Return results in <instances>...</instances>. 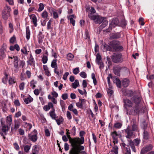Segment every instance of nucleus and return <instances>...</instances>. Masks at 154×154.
<instances>
[{
	"label": "nucleus",
	"mask_w": 154,
	"mask_h": 154,
	"mask_svg": "<svg viewBox=\"0 0 154 154\" xmlns=\"http://www.w3.org/2000/svg\"><path fill=\"white\" fill-rule=\"evenodd\" d=\"M72 148L69 151V154H87L84 151H81L84 150V147L79 144H77L78 141L76 139L72 140Z\"/></svg>",
	"instance_id": "obj_1"
},
{
	"label": "nucleus",
	"mask_w": 154,
	"mask_h": 154,
	"mask_svg": "<svg viewBox=\"0 0 154 154\" xmlns=\"http://www.w3.org/2000/svg\"><path fill=\"white\" fill-rule=\"evenodd\" d=\"M109 49L112 52H121L124 49L123 47L121 45V42L117 40L110 41L109 44Z\"/></svg>",
	"instance_id": "obj_2"
},
{
	"label": "nucleus",
	"mask_w": 154,
	"mask_h": 154,
	"mask_svg": "<svg viewBox=\"0 0 154 154\" xmlns=\"http://www.w3.org/2000/svg\"><path fill=\"white\" fill-rule=\"evenodd\" d=\"M14 61L13 64L14 67L17 69L20 66L23 68L25 65V62L23 60H20L18 57L17 56H13Z\"/></svg>",
	"instance_id": "obj_3"
},
{
	"label": "nucleus",
	"mask_w": 154,
	"mask_h": 154,
	"mask_svg": "<svg viewBox=\"0 0 154 154\" xmlns=\"http://www.w3.org/2000/svg\"><path fill=\"white\" fill-rule=\"evenodd\" d=\"M1 124L2 125V131L0 132L1 135L3 137L4 139H5L6 138L5 136L7 134V132L10 128V127L6 126V125L5 124L3 118L1 119L0 120Z\"/></svg>",
	"instance_id": "obj_4"
},
{
	"label": "nucleus",
	"mask_w": 154,
	"mask_h": 154,
	"mask_svg": "<svg viewBox=\"0 0 154 154\" xmlns=\"http://www.w3.org/2000/svg\"><path fill=\"white\" fill-rule=\"evenodd\" d=\"M143 107H142L140 105H135L132 107L131 109L130 110L128 114L129 115H138L140 113L143 112Z\"/></svg>",
	"instance_id": "obj_5"
},
{
	"label": "nucleus",
	"mask_w": 154,
	"mask_h": 154,
	"mask_svg": "<svg viewBox=\"0 0 154 154\" xmlns=\"http://www.w3.org/2000/svg\"><path fill=\"white\" fill-rule=\"evenodd\" d=\"M111 136L113 139V142L114 144H117L118 143V138L121 137L122 135L121 132H117L115 131L111 133Z\"/></svg>",
	"instance_id": "obj_6"
},
{
	"label": "nucleus",
	"mask_w": 154,
	"mask_h": 154,
	"mask_svg": "<svg viewBox=\"0 0 154 154\" xmlns=\"http://www.w3.org/2000/svg\"><path fill=\"white\" fill-rule=\"evenodd\" d=\"M85 134V132L83 131H81L79 133V136L80 137V138H71L70 137L69 139V141L71 144L72 145V140L76 139L78 141V142L77 144H81L84 143V139L83 137V135Z\"/></svg>",
	"instance_id": "obj_7"
},
{
	"label": "nucleus",
	"mask_w": 154,
	"mask_h": 154,
	"mask_svg": "<svg viewBox=\"0 0 154 154\" xmlns=\"http://www.w3.org/2000/svg\"><path fill=\"white\" fill-rule=\"evenodd\" d=\"M38 133L36 130L34 129L30 134H28V138L33 142H36L38 139Z\"/></svg>",
	"instance_id": "obj_8"
},
{
	"label": "nucleus",
	"mask_w": 154,
	"mask_h": 154,
	"mask_svg": "<svg viewBox=\"0 0 154 154\" xmlns=\"http://www.w3.org/2000/svg\"><path fill=\"white\" fill-rule=\"evenodd\" d=\"M123 101L124 103V106L127 111V114H128L130 110L128 109V107H132L133 106V103L131 100L127 98L124 99Z\"/></svg>",
	"instance_id": "obj_9"
},
{
	"label": "nucleus",
	"mask_w": 154,
	"mask_h": 154,
	"mask_svg": "<svg viewBox=\"0 0 154 154\" xmlns=\"http://www.w3.org/2000/svg\"><path fill=\"white\" fill-rule=\"evenodd\" d=\"M122 55L121 53H118L114 54L112 58V61L115 63H119L122 62L123 61L122 58Z\"/></svg>",
	"instance_id": "obj_10"
},
{
	"label": "nucleus",
	"mask_w": 154,
	"mask_h": 154,
	"mask_svg": "<svg viewBox=\"0 0 154 154\" xmlns=\"http://www.w3.org/2000/svg\"><path fill=\"white\" fill-rule=\"evenodd\" d=\"M125 134V137L128 139H130L134 135V131L131 129V127L128 125L126 129L124 130Z\"/></svg>",
	"instance_id": "obj_11"
},
{
	"label": "nucleus",
	"mask_w": 154,
	"mask_h": 154,
	"mask_svg": "<svg viewBox=\"0 0 154 154\" xmlns=\"http://www.w3.org/2000/svg\"><path fill=\"white\" fill-rule=\"evenodd\" d=\"M57 62V60L56 59L53 60L51 61V66L52 68H54V72L57 75H60V73L57 70L58 65Z\"/></svg>",
	"instance_id": "obj_12"
},
{
	"label": "nucleus",
	"mask_w": 154,
	"mask_h": 154,
	"mask_svg": "<svg viewBox=\"0 0 154 154\" xmlns=\"http://www.w3.org/2000/svg\"><path fill=\"white\" fill-rule=\"evenodd\" d=\"M153 146L151 144H149L144 146L141 149L140 154H145L149 151L151 150L153 148Z\"/></svg>",
	"instance_id": "obj_13"
},
{
	"label": "nucleus",
	"mask_w": 154,
	"mask_h": 154,
	"mask_svg": "<svg viewBox=\"0 0 154 154\" xmlns=\"http://www.w3.org/2000/svg\"><path fill=\"white\" fill-rule=\"evenodd\" d=\"M7 47L5 44H3L2 47L0 49V59H3L6 56L5 52Z\"/></svg>",
	"instance_id": "obj_14"
},
{
	"label": "nucleus",
	"mask_w": 154,
	"mask_h": 154,
	"mask_svg": "<svg viewBox=\"0 0 154 154\" xmlns=\"http://www.w3.org/2000/svg\"><path fill=\"white\" fill-rule=\"evenodd\" d=\"M119 23V21L117 18L113 19L112 21L111 25H109V27L106 29V32H110L112 29V25L115 26L117 25Z\"/></svg>",
	"instance_id": "obj_15"
},
{
	"label": "nucleus",
	"mask_w": 154,
	"mask_h": 154,
	"mask_svg": "<svg viewBox=\"0 0 154 154\" xmlns=\"http://www.w3.org/2000/svg\"><path fill=\"white\" fill-rule=\"evenodd\" d=\"M123 94L129 97H131L134 94L133 92L131 90H125L123 91Z\"/></svg>",
	"instance_id": "obj_16"
},
{
	"label": "nucleus",
	"mask_w": 154,
	"mask_h": 154,
	"mask_svg": "<svg viewBox=\"0 0 154 154\" xmlns=\"http://www.w3.org/2000/svg\"><path fill=\"white\" fill-rule=\"evenodd\" d=\"M86 100L83 99H79V101L76 103V106L79 108H82L83 105L85 103Z\"/></svg>",
	"instance_id": "obj_17"
},
{
	"label": "nucleus",
	"mask_w": 154,
	"mask_h": 154,
	"mask_svg": "<svg viewBox=\"0 0 154 154\" xmlns=\"http://www.w3.org/2000/svg\"><path fill=\"white\" fill-rule=\"evenodd\" d=\"M87 112L88 114V117L90 120L91 121H94L96 119V117L92 110L90 109L89 111H87Z\"/></svg>",
	"instance_id": "obj_18"
},
{
	"label": "nucleus",
	"mask_w": 154,
	"mask_h": 154,
	"mask_svg": "<svg viewBox=\"0 0 154 154\" xmlns=\"http://www.w3.org/2000/svg\"><path fill=\"white\" fill-rule=\"evenodd\" d=\"M121 68L120 67L115 66L113 67V70L114 74L117 75H119V73Z\"/></svg>",
	"instance_id": "obj_19"
},
{
	"label": "nucleus",
	"mask_w": 154,
	"mask_h": 154,
	"mask_svg": "<svg viewBox=\"0 0 154 154\" xmlns=\"http://www.w3.org/2000/svg\"><path fill=\"white\" fill-rule=\"evenodd\" d=\"M51 108H52V110L53 108H54L53 104L51 102L48 103L47 105L43 107V109L45 111L49 110Z\"/></svg>",
	"instance_id": "obj_20"
},
{
	"label": "nucleus",
	"mask_w": 154,
	"mask_h": 154,
	"mask_svg": "<svg viewBox=\"0 0 154 154\" xmlns=\"http://www.w3.org/2000/svg\"><path fill=\"white\" fill-rule=\"evenodd\" d=\"M129 80L127 78L123 79L122 81V84L123 86L124 87H127L129 84Z\"/></svg>",
	"instance_id": "obj_21"
},
{
	"label": "nucleus",
	"mask_w": 154,
	"mask_h": 154,
	"mask_svg": "<svg viewBox=\"0 0 154 154\" xmlns=\"http://www.w3.org/2000/svg\"><path fill=\"white\" fill-rule=\"evenodd\" d=\"M11 9L10 7L6 4L2 12L11 14Z\"/></svg>",
	"instance_id": "obj_22"
},
{
	"label": "nucleus",
	"mask_w": 154,
	"mask_h": 154,
	"mask_svg": "<svg viewBox=\"0 0 154 154\" xmlns=\"http://www.w3.org/2000/svg\"><path fill=\"white\" fill-rule=\"evenodd\" d=\"M43 68L45 72V75L48 76H50L51 74L47 66V65H44L43 66Z\"/></svg>",
	"instance_id": "obj_23"
},
{
	"label": "nucleus",
	"mask_w": 154,
	"mask_h": 154,
	"mask_svg": "<svg viewBox=\"0 0 154 154\" xmlns=\"http://www.w3.org/2000/svg\"><path fill=\"white\" fill-rule=\"evenodd\" d=\"M132 130L133 131H137L138 129V124L135 122L134 121L133 122V124L131 126Z\"/></svg>",
	"instance_id": "obj_24"
},
{
	"label": "nucleus",
	"mask_w": 154,
	"mask_h": 154,
	"mask_svg": "<svg viewBox=\"0 0 154 154\" xmlns=\"http://www.w3.org/2000/svg\"><path fill=\"white\" fill-rule=\"evenodd\" d=\"M30 57L29 58V60L27 61L28 64L30 65L34 64H35L34 59L31 53L30 54Z\"/></svg>",
	"instance_id": "obj_25"
},
{
	"label": "nucleus",
	"mask_w": 154,
	"mask_h": 154,
	"mask_svg": "<svg viewBox=\"0 0 154 154\" xmlns=\"http://www.w3.org/2000/svg\"><path fill=\"white\" fill-rule=\"evenodd\" d=\"M132 100L134 103L136 104V105L139 104V103L141 101V99L139 97L137 96H134L132 98Z\"/></svg>",
	"instance_id": "obj_26"
},
{
	"label": "nucleus",
	"mask_w": 154,
	"mask_h": 154,
	"mask_svg": "<svg viewBox=\"0 0 154 154\" xmlns=\"http://www.w3.org/2000/svg\"><path fill=\"white\" fill-rule=\"evenodd\" d=\"M54 120H55L58 125L62 123L63 121V119L62 116H60L59 117H57L56 119Z\"/></svg>",
	"instance_id": "obj_27"
},
{
	"label": "nucleus",
	"mask_w": 154,
	"mask_h": 154,
	"mask_svg": "<svg viewBox=\"0 0 154 154\" xmlns=\"http://www.w3.org/2000/svg\"><path fill=\"white\" fill-rule=\"evenodd\" d=\"M3 19L5 20H7L11 16V14L2 13Z\"/></svg>",
	"instance_id": "obj_28"
},
{
	"label": "nucleus",
	"mask_w": 154,
	"mask_h": 154,
	"mask_svg": "<svg viewBox=\"0 0 154 154\" xmlns=\"http://www.w3.org/2000/svg\"><path fill=\"white\" fill-rule=\"evenodd\" d=\"M113 82L116 83L117 87L121 88V81L118 78H116L113 80Z\"/></svg>",
	"instance_id": "obj_29"
},
{
	"label": "nucleus",
	"mask_w": 154,
	"mask_h": 154,
	"mask_svg": "<svg viewBox=\"0 0 154 154\" xmlns=\"http://www.w3.org/2000/svg\"><path fill=\"white\" fill-rule=\"evenodd\" d=\"M122 124L120 122H116L114 124V127L116 129H119L122 127Z\"/></svg>",
	"instance_id": "obj_30"
},
{
	"label": "nucleus",
	"mask_w": 154,
	"mask_h": 154,
	"mask_svg": "<svg viewBox=\"0 0 154 154\" xmlns=\"http://www.w3.org/2000/svg\"><path fill=\"white\" fill-rule=\"evenodd\" d=\"M55 109L54 108H53V110L49 112L50 116L51 117V118L53 119H56L57 117L55 113Z\"/></svg>",
	"instance_id": "obj_31"
},
{
	"label": "nucleus",
	"mask_w": 154,
	"mask_h": 154,
	"mask_svg": "<svg viewBox=\"0 0 154 154\" xmlns=\"http://www.w3.org/2000/svg\"><path fill=\"white\" fill-rule=\"evenodd\" d=\"M41 16L45 20L48 19V12L46 10L44 11L41 14Z\"/></svg>",
	"instance_id": "obj_32"
},
{
	"label": "nucleus",
	"mask_w": 154,
	"mask_h": 154,
	"mask_svg": "<svg viewBox=\"0 0 154 154\" xmlns=\"http://www.w3.org/2000/svg\"><path fill=\"white\" fill-rule=\"evenodd\" d=\"M118 147L115 144L112 147V149L111 150V152H113L115 154H118Z\"/></svg>",
	"instance_id": "obj_33"
},
{
	"label": "nucleus",
	"mask_w": 154,
	"mask_h": 154,
	"mask_svg": "<svg viewBox=\"0 0 154 154\" xmlns=\"http://www.w3.org/2000/svg\"><path fill=\"white\" fill-rule=\"evenodd\" d=\"M74 17V15H71L68 17V18L69 19L70 23H72L73 26H75V21L73 19Z\"/></svg>",
	"instance_id": "obj_34"
},
{
	"label": "nucleus",
	"mask_w": 154,
	"mask_h": 154,
	"mask_svg": "<svg viewBox=\"0 0 154 154\" xmlns=\"http://www.w3.org/2000/svg\"><path fill=\"white\" fill-rule=\"evenodd\" d=\"M6 126H10L11 124L12 119L10 117L8 116L6 117Z\"/></svg>",
	"instance_id": "obj_35"
},
{
	"label": "nucleus",
	"mask_w": 154,
	"mask_h": 154,
	"mask_svg": "<svg viewBox=\"0 0 154 154\" xmlns=\"http://www.w3.org/2000/svg\"><path fill=\"white\" fill-rule=\"evenodd\" d=\"M79 86V82L78 80L76 79L75 80L74 82L72 84V87L75 89L77 87Z\"/></svg>",
	"instance_id": "obj_36"
},
{
	"label": "nucleus",
	"mask_w": 154,
	"mask_h": 154,
	"mask_svg": "<svg viewBox=\"0 0 154 154\" xmlns=\"http://www.w3.org/2000/svg\"><path fill=\"white\" fill-rule=\"evenodd\" d=\"M30 32L29 28L28 27L26 28V39L28 40L30 38Z\"/></svg>",
	"instance_id": "obj_37"
},
{
	"label": "nucleus",
	"mask_w": 154,
	"mask_h": 154,
	"mask_svg": "<svg viewBox=\"0 0 154 154\" xmlns=\"http://www.w3.org/2000/svg\"><path fill=\"white\" fill-rule=\"evenodd\" d=\"M38 43H42L43 42V39L44 38V36L40 32L38 35Z\"/></svg>",
	"instance_id": "obj_38"
},
{
	"label": "nucleus",
	"mask_w": 154,
	"mask_h": 154,
	"mask_svg": "<svg viewBox=\"0 0 154 154\" xmlns=\"http://www.w3.org/2000/svg\"><path fill=\"white\" fill-rule=\"evenodd\" d=\"M39 146L37 145H35L32 148V152L36 153L37 154L39 152Z\"/></svg>",
	"instance_id": "obj_39"
},
{
	"label": "nucleus",
	"mask_w": 154,
	"mask_h": 154,
	"mask_svg": "<svg viewBox=\"0 0 154 154\" xmlns=\"http://www.w3.org/2000/svg\"><path fill=\"white\" fill-rule=\"evenodd\" d=\"M143 137L144 139L146 140L149 138V134L146 130H144L143 132Z\"/></svg>",
	"instance_id": "obj_40"
},
{
	"label": "nucleus",
	"mask_w": 154,
	"mask_h": 154,
	"mask_svg": "<svg viewBox=\"0 0 154 154\" xmlns=\"http://www.w3.org/2000/svg\"><path fill=\"white\" fill-rule=\"evenodd\" d=\"M33 100V98L31 97H29L25 98L24 100V101L26 104H28L32 102Z\"/></svg>",
	"instance_id": "obj_41"
},
{
	"label": "nucleus",
	"mask_w": 154,
	"mask_h": 154,
	"mask_svg": "<svg viewBox=\"0 0 154 154\" xmlns=\"http://www.w3.org/2000/svg\"><path fill=\"white\" fill-rule=\"evenodd\" d=\"M31 146V144H29L28 145H26L23 146L24 150V151L26 152H28Z\"/></svg>",
	"instance_id": "obj_42"
},
{
	"label": "nucleus",
	"mask_w": 154,
	"mask_h": 154,
	"mask_svg": "<svg viewBox=\"0 0 154 154\" xmlns=\"http://www.w3.org/2000/svg\"><path fill=\"white\" fill-rule=\"evenodd\" d=\"M112 78V75L111 74H109L108 76L107 77V80L108 84L109 86V88H112V86L110 85V79Z\"/></svg>",
	"instance_id": "obj_43"
},
{
	"label": "nucleus",
	"mask_w": 154,
	"mask_h": 154,
	"mask_svg": "<svg viewBox=\"0 0 154 154\" xmlns=\"http://www.w3.org/2000/svg\"><path fill=\"white\" fill-rule=\"evenodd\" d=\"M120 37V35L119 34L116 33L112 35L110 37L111 39H117L119 38Z\"/></svg>",
	"instance_id": "obj_44"
},
{
	"label": "nucleus",
	"mask_w": 154,
	"mask_h": 154,
	"mask_svg": "<svg viewBox=\"0 0 154 154\" xmlns=\"http://www.w3.org/2000/svg\"><path fill=\"white\" fill-rule=\"evenodd\" d=\"M23 125L24 127L27 129L30 130L31 129L32 127V125L31 124L27 123L26 122L23 123Z\"/></svg>",
	"instance_id": "obj_45"
},
{
	"label": "nucleus",
	"mask_w": 154,
	"mask_h": 154,
	"mask_svg": "<svg viewBox=\"0 0 154 154\" xmlns=\"http://www.w3.org/2000/svg\"><path fill=\"white\" fill-rule=\"evenodd\" d=\"M104 18V17H99L98 16L96 20H95V23H96L100 24L102 23L103 21Z\"/></svg>",
	"instance_id": "obj_46"
},
{
	"label": "nucleus",
	"mask_w": 154,
	"mask_h": 154,
	"mask_svg": "<svg viewBox=\"0 0 154 154\" xmlns=\"http://www.w3.org/2000/svg\"><path fill=\"white\" fill-rule=\"evenodd\" d=\"M32 20L34 26H36L37 25V17L35 15H34L32 16Z\"/></svg>",
	"instance_id": "obj_47"
},
{
	"label": "nucleus",
	"mask_w": 154,
	"mask_h": 154,
	"mask_svg": "<svg viewBox=\"0 0 154 154\" xmlns=\"http://www.w3.org/2000/svg\"><path fill=\"white\" fill-rule=\"evenodd\" d=\"M52 22V20L51 19L48 21L47 24V29L48 30H49L52 29V26L51 25V23Z\"/></svg>",
	"instance_id": "obj_48"
},
{
	"label": "nucleus",
	"mask_w": 154,
	"mask_h": 154,
	"mask_svg": "<svg viewBox=\"0 0 154 154\" xmlns=\"http://www.w3.org/2000/svg\"><path fill=\"white\" fill-rule=\"evenodd\" d=\"M102 23V24L101 25V26L102 28H103L108 24V22L106 20V18L104 17Z\"/></svg>",
	"instance_id": "obj_49"
},
{
	"label": "nucleus",
	"mask_w": 154,
	"mask_h": 154,
	"mask_svg": "<svg viewBox=\"0 0 154 154\" xmlns=\"http://www.w3.org/2000/svg\"><path fill=\"white\" fill-rule=\"evenodd\" d=\"M101 57L100 54L98 53L96 55V62L97 63H99L101 61Z\"/></svg>",
	"instance_id": "obj_50"
},
{
	"label": "nucleus",
	"mask_w": 154,
	"mask_h": 154,
	"mask_svg": "<svg viewBox=\"0 0 154 154\" xmlns=\"http://www.w3.org/2000/svg\"><path fill=\"white\" fill-rule=\"evenodd\" d=\"M74 57V55L71 53H69L67 55L66 58L69 60H72Z\"/></svg>",
	"instance_id": "obj_51"
},
{
	"label": "nucleus",
	"mask_w": 154,
	"mask_h": 154,
	"mask_svg": "<svg viewBox=\"0 0 154 154\" xmlns=\"http://www.w3.org/2000/svg\"><path fill=\"white\" fill-rule=\"evenodd\" d=\"M48 57L43 55L42 59V61L43 63L45 64L48 61Z\"/></svg>",
	"instance_id": "obj_52"
},
{
	"label": "nucleus",
	"mask_w": 154,
	"mask_h": 154,
	"mask_svg": "<svg viewBox=\"0 0 154 154\" xmlns=\"http://www.w3.org/2000/svg\"><path fill=\"white\" fill-rule=\"evenodd\" d=\"M20 125V123L19 121H15L14 126V129H15L16 130L17 129H18L19 128Z\"/></svg>",
	"instance_id": "obj_53"
},
{
	"label": "nucleus",
	"mask_w": 154,
	"mask_h": 154,
	"mask_svg": "<svg viewBox=\"0 0 154 154\" xmlns=\"http://www.w3.org/2000/svg\"><path fill=\"white\" fill-rule=\"evenodd\" d=\"M16 82L15 79L14 78L10 77L9 79V84L10 85H12Z\"/></svg>",
	"instance_id": "obj_54"
},
{
	"label": "nucleus",
	"mask_w": 154,
	"mask_h": 154,
	"mask_svg": "<svg viewBox=\"0 0 154 154\" xmlns=\"http://www.w3.org/2000/svg\"><path fill=\"white\" fill-rule=\"evenodd\" d=\"M92 78L93 80V82L94 85H96L97 84V81L96 80L95 75L94 73H92L91 74Z\"/></svg>",
	"instance_id": "obj_55"
},
{
	"label": "nucleus",
	"mask_w": 154,
	"mask_h": 154,
	"mask_svg": "<svg viewBox=\"0 0 154 154\" xmlns=\"http://www.w3.org/2000/svg\"><path fill=\"white\" fill-rule=\"evenodd\" d=\"M85 39L88 40V41L90 40L89 34L87 30H86L85 31Z\"/></svg>",
	"instance_id": "obj_56"
},
{
	"label": "nucleus",
	"mask_w": 154,
	"mask_h": 154,
	"mask_svg": "<svg viewBox=\"0 0 154 154\" xmlns=\"http://www.w3.org/2000/svg\"><path fill=\"white\" fill-rule=\"evenodd\" d=\"M21 51L24 54L26 55H27L28 54V52H29V51H27L26 46L24 47L23 48L21 49Z\"/></svg>",
	"instance_id": "obj_57"
},
{
	"label": "nucleus",
	"mask_w": 154,
	"mask_h": 154,
	"mask_svg": "<svg viewBox=\"0 0 154 154\" xmlns=\"http://www.w3.org/2000/svg\"><path fill=\"white\" fill-rule=\"evenodd\" d=\"M39 8L38 9V12H41L42 11L44 8V5L43 3H40L39 5Z\"/></svg>",
	"instance_id": "obj_58"
},
{
	"label": "nucleus",
	"mask_w": 154,
	"mask_h": 154,
	"mask_svg": "<svg viewBox=\"0 0 154 154\" xmlns=\"http://www.w3.org/2000/svg\"><path fill=\"white\" fill-rule=\"evenodd\" d=\"M126 152L125 154H131V151L130 147L128 146H127L125 149Z\"/></svg>",
	"instance_id": "obj_59"
},
{
	"label": "nucleus",
	"mask_w": 154,
	"mask_h": 154,
	"mask_svg": "<svg viewBox=\"0 0 154 154\" xmlns=\"http://www.w3.org/2000/svg\"><path fill=\"white\" fill-rule=\"evenodd\" d=\"M98 16H95V15H88V17L94 21L95 22Z\"/></svg>",
	"instance_id": "obj_60"
},
{
	"label": "nucleus",
	"mask_w": 154,
	"mask_h": 154,
	"mask_svg": "<svg viewBox=\"0 0 154 154\" xmlns=\"http://www.w3.org/2000/svg\"><path fill=\"white\" fill-rule=\"evenodd\" d=\"M36 83V82H35L34 80H32L30 82V85L32 89H34L35 88V84Z\"/></svg>",
	"instance_id": "obj_61"
},
{
	"label": "nucleus",
	"mask_w": 154,
	"mask_h": 154,
	"mask_svg": "<svg viewBox=\"0 0 154 154\" xmlns=\"http://www.w3.org/2000/svg\"><path fill=\"white\" fill-rule=\"evenodd\" d=\"M79 72V67H76L73 70V73L75 75L78 74Z\"/></svg>",
	"instance_id": "obj_62"
},
{
	"label": "nucleus",
	"mask_w": 154,
	"mask_h": 154,
	"mask_svg": "<svg viewBox=\"0 0 154 154\" xmlns=\"http://www.w3.org/2000/svg\"><path fill=\"white\" fill-rule=\"evenodd\" d=\"M9 28L10 29L9 30V32L10 33H11L13 32V31L14 30V28H13V24H12V23H9Z\"/></svg>",
	"instance_id": "obj_63"
},
{
	"label": "nucleus",
	"mask_w": 154,
	"mask_h": 154,
	"mask_svg": "<svg viewBox=\"0 0 154 154\" xmlns=\"http://www.w3.org/2000/svg\"><path fill=\"white\" fill-rule=\"evenodd\" d=\"M107 91L109 96L110 97H111L113 93V91L110 89H107Z\"/></svg>",
	"instance_id": "obj_64"
}]
</instances>
